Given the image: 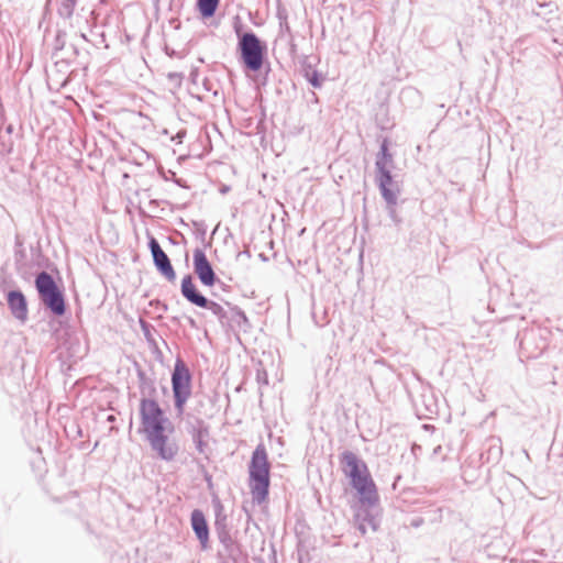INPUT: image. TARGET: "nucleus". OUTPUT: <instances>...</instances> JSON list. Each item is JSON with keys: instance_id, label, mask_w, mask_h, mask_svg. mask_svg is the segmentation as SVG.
Listing matches in <instances>:
<instances>
[{"instance_id": "nucleus-1", "label": "nucleus", "mask_w": 563, "mask_h": 563, "mask_svg": "<svg viewBox=\"0 0 563 563\" xmlns=\"http://www.w3.org/2000/svg\"><path fill=\"white\" fill-rule=\"evenodd\" d=\"M142 429L152 448L161 457L172 460L178 452V445L169 437L174 431L173 424L164 416L158 404L152 399H143L140 406Z\"/></svg>"}, {"instance_id": "nucleus-2", "label": "nucleus", "mask_w": 563, "mask_h": 563, "mask_svg": "<svg viewBox=\"0 0 563 563\" xmlns=\"http://www.w3.org/2000/svg\"><path fill=\"white\" fill-rule=\"evenodd\" d=\"M340 463L343 474L360 495V500L374 505L378 500L377 487L366 463L351 451L340 455Z\"/></svg>"}, {"instance_id": "nucleus-3", "label": "nucleus", "mask_w": 563, "mask_h": 563, "mask_svg": "<svg viewBox=\"0 0 563 563\" xmlns=\"http://www.w3.org/2000/svg\"><path fill=\"white\" fill-rule=\"evenodd\" d=\"M269 470L267 451L264 444H258L253 452L250 464V488L254 501H266L269 488Z\"/></svg>"}, {"instance_id": "nucleus-4", "label": "nucleus", "mask_w": 563, "mask_h": 563, "mask_svg": "<svg viewBox=\"0 0 563 563\" xmlns=\"http://www.w3.org/2000/svg\"><path fill=\"white\" fill-rule=\"evenodd\" d=\"M239 49L247 69L257 71L262 68L266 47L254 33L242 34Z\"/></svg>"}, {"instance_id": "nucleus-5", "label": "nucleus", "mask_w": 563, "mask_h": 563, "mask_svg": "<svg viewBox=\"0 0 563 563\" xmlns=\"http://www.w3.org/2000/svg\"><path fill=\"white\" fill-rule=\"evenodd\" d=\"M36 288L44 303L57 316L65 312V302L52 276L45 272L37 275Z\"/></svg>"}, {"instance_id": "nucleus-6", "label": "nucleus", "mask_w": 563, "mask_h": 563, "mask_svg": "<svg viewBox=\"0 0 563 563\" xmlns=\"http://www.w3.org/2000/svg\"><path fill=\"white\" fill-rule=\"evenodd\" d=\"M172 384L175 406L179 411H183L186 401L191 395V375L187 365L181 360L175 363Z\"/></svg>"}, {"instance_id": "nucleus-7", "label": "nucleus", "mask_w": 563, "mask_h": 563, "mask_svg": "<svg viewBox=\"0 0 563 563\" xmlns=\"http://www.w3.org/2000/svg\"><path fill=\"white\" fill-rule=\"evenodd\" d=\"M194 269L205 286L211 287L214 285L216 274L206 254L200 249L194 251Z\"/></svg>"}, {"instance_id": "nucleus-8", "label": "nucleus", "mask_w": 563, "mask_h": 563, "mask_svg": "<svg viewBox=\"0 0 563 563\" xmlns=\"http://www.w3.org/2000/svg\"><path fill=\"white\" fill-rule=\"evenodd\" d=\"M150 249L153 255L154 264L157 267V269L169 282H174L176 279V273L173 268V265L166 253L162 250L158 242L154 238H151L150 240Z\"/></svg>"}, {"instance_id": "nucleus-9", "label": "nucleus", "mask_w": 563, "mask_h": 563, "mask_svg": "<svg viewBox=\"0 0 563 563\" xmlns=\"http://www.w3.org/2000/svg\"><path fill=\"white\" fill-rule=\"evenodd\" d=\"M379 188L384 199L393 208L394 213V207L397 203L399 188L397 184L393 180L390 173L379 174Z\"/></svg>"}, {"instance_id": "nucleus-10", "label": "nucleus", "mask_w": 563, "mask_h": 563, "mask_svg": "<svg viewBox=\"0 0 563 563\" xmlns=\"http://www.w3.org/2000/svg\"><path fill=\"white\" fill-rule=\"evenodd\" d=\"M190 520L192 530L200 541L201 548L207 549L209 542V528L203 512L201 510L195 509L191 512Z\"/></svg>"}, {"instance_id": "nucleus-11", "label": "nucleus", "mask_w": 563, "mask_h": 563, "mask_svg": "<svg viewBox=\"0 0 563 563\" xmlns=\"http://www.w3.org/2000/svg\"><path fill=\"white\" fill-rule=\"evenodd\" d=\"M181 294L188 301L198 307L208 305V299L198 292L190 275L185 276L181 280Z\"/></svg>"}, {"instance_id": "nucleus-12", "label": "nucleus", "mask_w": 563, "mask_h": 563, "mask_svg": "<svg viewBox=\"0 0 563 563\" xmlns=\"http://www.w3.org/2000/svg\"><path fill=\"white\" fill-rule=\"evenodd\" d=\"M8 305L11 309V312L15 318L20 320H25L27 314L26 301L22 292L20 291H10L8 294Z\"/></svg>"}, {"instance_id": "nucleus-13", "label": "nucleus", "mask_w": 563, "mask_h": 563, "mask_svg": "<svg viewBox=\"0 0 563 563\" xmlns=\"http://www.w3.org/2000/svg\"><path fill=\"white\" fill-rule=\"evenodd\" d=\"M393 163L391 154L388 152V142L384 140L380 145V153L376 162L379 174L390 173L389 166Z\"/></svg>"}, {"instance_id": "nucleus-14", "label": "nucleus", "mask_w": 563, "mask_h": 563, "mask_svg": "<svg viewBox=\"0 0 563 563\" xmlns=\"http://www.w3.org/2000/svg\"><path fill=\"white\" fill-rule=\"evenodd\" d=\"M198 10L202 18H211L219 5V0H197Z\"/></svg>"}, {"instance_id": "nucleus-15", "label": "nucleus", "mask_w": 563, "mask_h": 563, "mask_svg": "<svg viewBox=\"0 0 563 563\" xmlns=\"http://www.w3.org/2000/svg\"><path fill=\"white\" fill-rule=\"evenodd\" d=\"M208 431L205 429H198L194 433V441L199 453L207 454L208 452Z\"/></svg>"}, {"instance_id": "nucleus-16", "label": "nucleus", "mask_w": 563, "mask_h": 563, "mask_svg": "<svg viewBox=\"0 0 563 563\" xmlns=\"http://www.w3.org/2000/svg\"><path fill=\"white\" fill-rule=\"evenodd\" d=\"M203 308H208L209 310H211L214 314H217L220 318L224 317V310H223L222 306H220L219 303H217L214 301L208 300V305L205 306Z\"/></svg>"}, {"instance_id": "nucleus-17", "label": "nucleus", "mask_w": 563, "mask_h": 563, "mask_svg": "<svg viewBox=\"0 0 563 563\" xmlns=\"http://www.w3.org/2000/svg\"><path fill=\"white\" fill-rule=\"evenodd\" d=\"M310 82L314 86V87H319L320 86V81L319 79L317 78V76H313V78L310 79Z\"/></svg>"}]
</instances>
